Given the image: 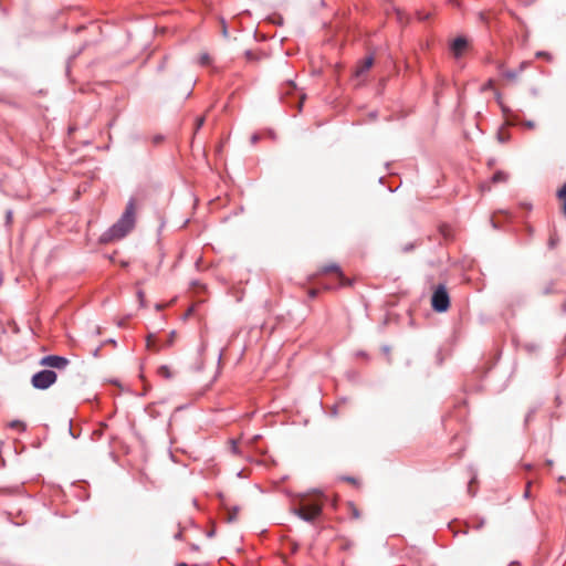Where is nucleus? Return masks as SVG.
Here are the masks:
<instances>
[{"mask_svg": "<svg viewBox=\"0 0 566 566\" xmlns=\"http://www.w3.org/2000/svg\"><path fill=\"white\" fill-rule=\"evenodd\" d=\"M156 307H157V310H161V308H163V305L157 304V305H156Z\"/></svg>", "mask_w": 566, "mask_h": 566, "instance_id": "nucleus-33", "label": "nucleus"}, {"mask_svg": "<svg viewBox=\"0 0 566 566\" xmlns=\"http://www.w3.org/2000/svg\"><path fill=\"white\" fill-rule=\"evenodd\" d=\"M563 208H564V213H565V216H566V200H565V202H564V207H563Z\"/></svg>", "mask_w": 566, "mask_h": 566, "instance_id": "nucleus-32", "label": "nucleus"}, {"mask_svg": "<svg viewBox=\"0 0 566 566\" xmlns=\"http://www.w3.org/2000/svg\"><path fill=\"white\" fill-rule=\"evenodd\" d=\"M538 57H549V54L548 53H545V52H537L536 54Z\"/></svg>", "mask_w": 566, "mask_h": 566, "instance_id": "nucleus-24", "label": "nucleus"}, {"mask_svg": "<svg viewBox=\"0 0 566 566\" xmlns=\"http://www.w3.org/2000/svg\"><path fill=\"white\" fill-rule=\"evenodd\" d=\"M491 189V186L489 184H482L481 185V190L482 191H489Z\"/></svg>", "mask_w": 566, "mask_h": 566, "instance_id": "nucleus-22", "label": "nucleus"}, {"mask_svg": "<svg viewBox=\"0 0 566 566\" xmlns=\"http://www.w3.org/2000/svg\"><path fill=\"white\" fill-rule=\"evenodd\" d=\"M486 91H494L495 92V97L496 99L499 101L500 97H501V94L494 90V80L490 78L482 86H481V92H486Z\"/></svg>", "mask_w": 566, "mask_h": 566, "instance_id": "nucleus-10", "label": "nucleus"}, {"mask_svg": "<svg viewBox=\"0 0 566 566\" xmlns=\"http://www.w3.org/2000/svg\"><path fill=\"white\" fill-rule=\"evenodd\" d=\"M135 222L136 208L134 200H130L119 220L102 234L101 241L108 243L123 239L134 229Z\"/></svg>", "mask_w": 566, "mask_h": 566, "instance_id": "nucleus-2", "label": "nucleus"}, {"mask_svg": "<svg viewBox=\"0 0 566 566\" xmlns=\"http://www.w3.org/2000/svg\"><path fill=\"white\" fill-rule=\"evenodd\" d=\"M205 118L200 117L197 119L196 129H199L203 125Z\"/></svg>", "mask_w": 566, "mask_h": 566, "instance_id": "nucleus-18", "label": "nucleus"}, {"mask_svg": "<svg viewBox=\"0 0 566 566\" xmlns=\"http://www.w3.org/2000/svg\"><path fill=\"white\" fill-rule=\"evenodd\" d=\"M428 18H429V14L421 15V14L419 13V19H420V20H426V19H428Z\"/></svg>", "mask_w": 566, "mask_h": 566, "instance_id": "nucleus-27", "label": "nucleus"}, {"mask_svg": "<svg viewBox=\"0 0 566 566\" xmlns=\"http://www.w3.org/2000/svg\"><path fill=\"white\" fill-rule=\"evenodd\" d=\"M499 139L501 142H505L506 140L505 136H503V134H501V133L499 134Z\"/></svg>", "mask_w": 566, "mask_h": 566, "instance_id": "nucleus-26", "label": "nucleus"}, {"mask_svg": "<svg viewBox=\"0 0 566 566\" xmlns=\"http://www.w3.org/2000/svg\"><path fill=\"white\" fill-rule=\"evenodd\" d=\"M473 482H474V479H472V480L470 481V484H469V492H471V489H472V484H473Z\"/></svg>", "mask_w": 566, "mask_h": 566, "instance_id": "nucleus-29", "label": "nucleus"}, {"mask_svg": "<svg viewBox=\"0 0 566 566\" xmlns=\"http://www.w3.org/2000/svg\"><path fill=\"white\" fill-rule=\"evenodd\" d=\"M9 427H10L11 429H17V430H20V431L25 430V424H24L22 421H20V420H13V421H11V422L9 423Z\"/></svg>", "mask_w": 566, "mask_h": 566, "instance_id": "nucleus-14", "label": "nucleus"}, {"mask_svg": "<svg viewBox=\"0 0 566 566\" xmlns=\"http://www.w3.org/2000/svg\"><path fill=\"white\" fill-rule=\"evenodd\" d=\"M316 294H317V291H316V290H311V291H310V296H311L312 298H313V297H315V296H316Z\"/></svg>", "mask_w": 566, "mask_h": 566, "instance_id": "nucleus-25", "label": "nucleus"}, {"mask_svg": "<svg viewBox=\"0 0 566 566\" xmlns=\"http://www.w3.org/2000/svg\"><path fill=\"white\" fill-rule=\"evenodd\" d=\"M157 373H158V375H159V376H161V377H164V378H166V379H169V378L172 376V374H171V371H170L169 367H168V366H165V365H164V366H160V367L158 368Z\"/></svg>", "mask_w": 566, "mask_h": 566, "instance_id": "nucleus-13", "label": "nucleus"}, {"mask_svg": "<svg viewBox=\"0 0 566 566\" xmlns=\"http://www.w3.org/2000/svg\"><path fill=\"white\" fill-rule=\"evenodd\" d=\"M56 373L44 369L32 376L31 384L36 389H48L56 381Z\"/></svg>", "mask_w": 566, "mask_h": 566, "instance_id": "nucleus-3", "label": "nucleus"}, {"mask_svg": "<svg viewBox=\"0 0 566 566\" xmlns=\"http://www.w3.org/2000/svg\"><path fill=\"white\" fill-rule=\"evenodd\" d=\"M527 65H528L527 62H522L518 71L506 70V71L502 72V75H503V77H505L507 80H515L517 77V75L527 67Z\"/></svg>", "mask_w": 566, "mask_h": 566, "instance_id": "nucleus-9", "label": "nucleus"}, {"mask_svg": "<svg viewBox=\"0 0 566 566\" xmlns=\"http://www.w3.org/2000/svg\"><path fill=\"white\" fill-rule=\"evenodd\" d=\"M374 59L371 56L366 57L360 64H358L355 74L357 77H360L373 66Z\"/></svg>", "mask_w": 566, "mask_h": 566, "instance_id": "nucleus-8", "label": "nucleus"}, {"mask_svg": "<svg viewBox=\"0 0 566 566\" xmlns=\"http://www.w3.org/2000/svg\"><path fill=\"white\" fill-rule=\"evenodd\" d=\"M238 514H239V510L235 507L233 509L232 511H229L228 512V517H227V521L228 522H234L238 517Z\"/></svg>", "mask_w": 566, "mask_h": 566, "instance_id": "nucleus-15", "label": "nucleus"}, {"mask_svg": "<svg viewBox=\"0 0 566 566\" xmlns=\"http://www.w3.org/2000/svg\"><path fill=\"white\" fill-rule=\"evenodd\" d=\"M7 218H8V221L11 219V211L8 212Z\"/></svg>", "mask_w": 566, "mask_h": 566, "instance_id": "nucleus-31", "label": "nucleus"}, {"mask_svg": "<svg viewBox=\"0 0 566 566\" xmlns=\"http://www.w3.org/2000/svg\"><path fill=\"white\" fill-rule=\"evenodd\" d=\"M530 488H531V482L527 483V486H526V490H525V497H528L530 496Z\"/></svg>", "mask_w": 566, "mask_h": 566, "instance_id": "nucleus-23", "label": "nucleus"}, {"mask_svg": "<svg viewBox=\"0 0 566 566\" xmlns=\"http://www.w3.org/2000/svg\"><path fill=\"white\" fill-rule=\"evenodd\" d=\"M137 295H138L140 305L143 306L144 305V293H143V291H138Z\"/></svg>", "mask_w": 566, "mask_h": 566, "instance_id": "nucleus-19", "label": "nucleus"}, {"mask_svg": "<svg viewBox=\"0 0 566 566\" xmlns=\"http://www.w3.org/2000/svg\"><path fill=\"white\" fill-rule=\"evenodd\" d=\"M507 179H509V175L506 172L500 170L493 175L491 182H493V184L505 182Z\"/></svg>", "mask_w": 566, "mask_h": 566, "instance_id": "nucleus-11", "label": "nucleus"}, {"mask_svg": "<svg viewBox=\"0 0 566 566\" xmlns=\"http://www.w3.org/2000/svg\"><path fill=\"white\" fill-rule=\"evenodd\" d=\"M468 46V40L463 36H458L452 41L450 49L455 57H461L467 51Z\"/></svg>", "mask_w": 566, "mask_h": 566, "instance_id": "nucleus-6", "label": "nucleus"}, {"mask_svg": "<svg viewBox=\"0 0 566 566\" xmlns=\"http://www.w3.org/2000/svg\"><path fill=\"white\" fill-rule=\"evenodd\" d=\"M558 198L563 200L566 199V184L558 190Z\"/></svg>", "mask_w": 566, "mask_h": 566, "instance_id": "nucleus-17", "label": "nucleus"}, {"mask_svg": "<svg viewBox=\"0 0 566 566\" xmlns=\"http://www.w3.org/2000/svg\"><path fill=\"white\" fill-rule=\"evenodd\" d=\"M322 273L323 274L335 273L336 279L338 280V285L345 284V277L336 264H331V265L323 268Z\"/></svg>", "mask_w": 566, "mask_h": 566, "instance_id": "nucleus-7", "label": "nucleus"}, {"mask_svg": "<svg viewBox=\"0 0 566 566\" xmlns=\"http://www.w3.org/2000/svg\"><path fill=\"white\" fill-rule=\"evenodd\" d=\"M258 139H259L258 135L252 136V143H256Z\"/></svg>", "mask_w": 566, "mask_h": 566, "instance_id": "nucleus-28", "label": "nucleus"}, {"mask_svg": "<svg viewBox=\"0 0 566 566\" xmlns=\"http://www.w3.org/2000/svg\"><path fill=\"white\" fill-rule=\"evenodd\" d=\"M523 125L530 129H533L535 127V124L533 122H525Z\"/></svg>", "mask_w": 566, "mask_h": 566, "instance_id": "nucleus-20", "label": "nucleus"}, {"mask_svg": "<svg viewBox=\"0 0 566 566\" xmlns=\"http://www.w3.org/2000/svg\"><path fill=\"white\" fill-rule=\"evenodd\" d=\"M326 501L327 496L318 490L300 493L293 499L292 510L302 520L313 522L321 515Z\"/></svg>", "mask_w": 566, "mask_h": 566, "instance_id": "nucleus-1", "label": "nucleus"}, {"mask_svg": "<svg viewBox=\"0 0 566 566\" xmlns=\"http://www.w3.org/2000/svg\"><path fill=\"white\" fill-rule=\"evenodd\" d=\"M294 88H295L294 84H293V83H289V84L286 85V93H289V94H290V93L292 92V90H294Z\"/></svg>", "mask_w": 566, "mask_h": 566, "instance_id": "nucleus-21", "label": "nucleus"}, {"mask_svg": "<svg viewBox=\"0 0 566 566\" xmlns=\"http://www.w3.org/2000/svg\"><path fill=\"white\" fill-rule=\"evenodd\" d=\"M431 305L436 312H446L450 306L449 294L443 285H439L431 297Z\"/></svg>", "mask_w": 566, "mask_h": 566, "instance_id": "nucleus-4", "label": "nucleus"}, {"mask_svg": "<svg viewBox=\"0 0 566 566\" xmlns=\"http://www.w3.org/2000/svg\"><path fill=\"white\" fill-rule=\"evenodd\" d=\"M147 347H148L149 349H153V350H157V349H158V348L156 347V343H155V339H154L153 335H149V336L147 337Z\"/></svg>", "mask_w": 566, "mask_h": 566, "instance_id": "nucleus-16", "label": "nucleus"}, {"mask_svg": "<svg viewBox=\"0 0 566 566\" xmlns=\"http://www.w3.org/2000/svg\"><path fill=\"white\" fill-rule=\"evenodd\" d=\"M449 2L453 6H459V3L455 0H449Z\"/></svg>", "mask_w": 566, "mask_h": 566, "instance_id": "nucleus-30", "label": "nucleus"}, {"mask_svg": "<svg viewBox=\"0 0 566 566\" xmlns=\"http://www.w3.org/2000/svg\"><path fill=\"white\" fill-rule=\"evenodd\" d=\"M211 61V56L208 53H201L198 57V63L202 66L210 65Z\"/></svg>", "mask_w": 566, "mask_h": 566, "instance_id": "nucleus-12", "label": "nucleus"}, {"mask_svg": "<svg viewBox=\"0 0 566 566\" xmlns=\"http://www.w3.org/2000/svg\"><path fill=\"white\" fill-rule=\"evenodd\" d=\"M41 366L56 368V369H64L69 365V360L65 357L56 356V355H49L44 356L40 360Z\"/></svg>", "mask_w": 566, "mask_h": 566, "instance_id": "nucleus-5", "label": "nucleus"}]
</instances>
